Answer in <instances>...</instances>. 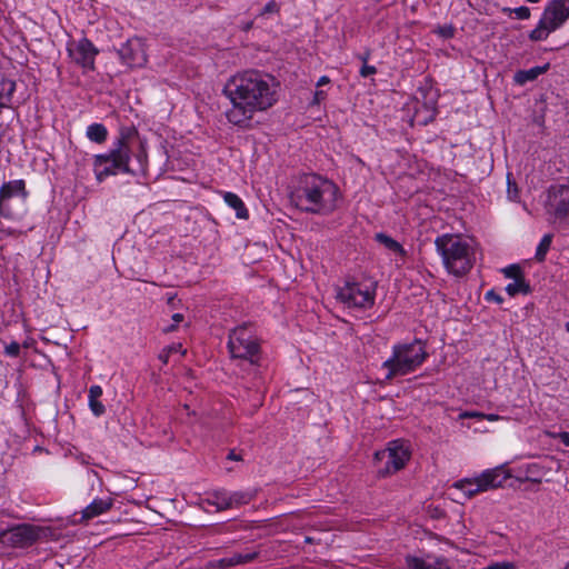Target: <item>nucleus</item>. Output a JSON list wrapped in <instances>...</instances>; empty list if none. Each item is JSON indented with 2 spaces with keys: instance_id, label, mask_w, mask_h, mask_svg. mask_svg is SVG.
<instances>
[{
  "instance_id": "obj_47",
  "label": "nucleus",
  "mask_w": 569,
  "mask_h": 569,
  "mask_svg": "<svg viewBox=\"0 0 569 569\" xmlns=\"http://www.w3.org/2000/svg\"><path fill=\"white\" fill-rule=\"evenodd\" d=\"M483 419H487L489 421H497L500 419V417L498 415L490 413V415H485Z\"/></svg>"
},
{
  "instance_id": "obj_56",
  "label": "nucleus",
  "mask_w": 569,
  "mask_h": 569,
  "mask_svg": "<svg viewBox=\"0 0 569 569\" xmlns=\"http://www.w3.org/2000/svg\"><path fill=\"white\" fill-rule=\"evenodd\" d=\"M565 569H569V562L566 565Z\"/></svg>"
},
{
  "instance_id": "obj_1",
  "label": "nucleus",
  "mask_w": 569,
  "mask_h": 569,
  "mask_svg": "<svg viewBox=\"0 0 569 569\" xmlns=\"http://www.w3.org/2000/svg\"><path fill=\"white\" fill-rule=\"evenodd\" d=\"M279 83L269 76L257 71H247L233 77L224 87L232 108L227 118L234 124L250 119L256 111L272 107L278 100Z\"/></svg>"
},
{
  "instance_id": "obj_30",
  "label": "nucleus",
  "mask_w": 569,
  "mask_h": 569,
  "mask_svg": "<svg viewBox=\"0 0 569 569\" xmlns=\"http://www.w3.org/2000/svg\"><path fill=\"white\" fill-rule=\"evenodd\" d=\"M422 109L426 111V116H422L421 109H417L413 116V121L417 122L418 124H427L429 121L433 120L436 116L435 108H427L426 106H423Z\"/></svg>"
},
{
  "instance_id": "obj_52",
  "label": "nucleus",
  "mask_w": 569,
  "mask_h": 569,
  "mask_svg": "<svg viewBox=\"0 0 569 569\" xmlns=\"http://www.w3.org/2000/svg\"><path fill=\"white\" fill-rule=\"evenodd\" d=\"M313 540L310 537H306V542L311 543Z\"/></svg>"
},
{
  "instance_id": "obj_5",
  "label": "nucleus",
  "mask_w": 569,
  "mask_h": 569,
  "mask_svg": "<svg viewBox=\"0 0 569 569\" xmlns=\"http://www.w3.org/2000/svg\"><path fill=\"white\" fill-rule=\"evenodd\" d=\"M569 18V0H552L545 8L538 26L530 32L529 39L540 41L560 28Z\"/></svg>"
},
{
  "instance_id": "obj_49",
  "label": "nucleus",
  "mask_w": 569,
  "mask_h": 569,
  "mask_svg": "<svg viewBox=\"0 0 569 569\" xmlns=\"http://www.w3.org/2000/svg\"><path fill=\"white\" fill-rule=\"evenodd\" d=\"M228 459L238 461V460H240L241 458H240V456H238L234 451H231V452L228 455Z\"/></svg>"
},
{
  "instance_id": "obj_37",
  "label": "nucleus",
  "mask_w": 569,
  "mask_h": 569,
  "mask_svg": "<svg viewBox=\"0 0 569 569\" xmlns=\"http://www.w3.org/2000/svg\"><path fill=\"white\" fill-rule=\"evenodd\" d=\"M513 13L518 19L525 20L530 17V9L528 7H519L513 9Z\"/></svg>"
},
{
  "instance_id": "obj_41",
  "label": "nucleus",
  "mask_w": 569,
  "mask_h": 569,
  "mask_svg": "<svg viewBox=\"0 0 569 569\" xmlns=\"http://www.w3.org/2000/svg\"><path fill=\"white\" fill-rule=\"evenodd\" d=\"M376 68L373 66L363 64V67L360 69V74L362 77H368L376 73Z\"/></svg>"
},
{
  "instance_id": "obj_14",
  "label": "nucleus",
  "mask_w": 569,
  "mask_h": 569,
  "mask_svg": "<svg viewBox=\"0 0 569 569\" xmlns=\"http://www.w3.org/2000/svg\"><path fill=\"white\" fill-rule=\"evenodd\" d=\"M97 52L98 51L88 39L72 42L68 47V53L72 61L88 70L94 68V57Z\"/></svg>"
},
{
  "instance_id": "obj_31",
  "label": "nucleus",
  "mask_w": 569,
  "mask_h": 569,
  "mask_svg": "<svg viewBox=\"0 0 569 569\" xmlns=\"http://www.w3.org/2000/svg\"><path fill=\"white\" fill-rule=\"evenodd\" d=\"M551 236L550 234H546L542 237L538 248H537V252H536V258L539 260V261H543L545 260V257H546V253L547 251L549 250L550 246H551Z\"/></svg>"
},
{
  "instance_id": "obj_4",
  "label": "nucleus",
  "mask_w": 569,
  "mask_h": 569,
  "mask_svg": "<svg viewBox=\"0 0 569 569\" xmlns=\"http://www.w3.org/2000/svg\"><path fill=\"white\" fill-rule=\"evenodd\" d=\"M427 351L421 341L397 345L392 349V356L382 363L386 369V379L406 376L417 370L426 360Z\"/></svg>"
},
{
  "instance_id": "obj_17",
  "label": "nucleus",
  "mask_w": 569,
  "mask_h": 569,
  "mask_svg": "<svg viewBox=\"0 0 569 569\" xmlns=\"http://www.w3.org/2000/svg\"><path fill=\"white\" fill-rule=\"evenodd\" d=\"M258 551L246 552V553H233L230 557L213 560L208 563V568L214 569H227L239 565H244L253 561L258 557Z\"/></svg>"
},
{
  "instance_id": "obj_25",
  "label": "nucleus",
  "mask_w": 569,
  "mask_h": 569,
  "mask_svg": "<svg viewBox=\"0 0 569 569\" xmlns=\"http://www.w3.org/2000/svg\"><path fill=\"white\" fill-rule=\"evenodd\" d=\"M253 497H254V493L250 492V491H234V492L229 491L228 499H229V503H230V509L249 503L253 499Z\"/></svg>"
},
{
  "instance_id": "obj_39",
  "label": "nucleus",
  "mask_w": 569,
  "mask_h": 569,
  "mask_svg": "<svg viewBox=\"0 0 569 569\" xmlns=\"http://www.w3.org/2000/svg\"><path fill=\"white\" fill-rule=\"evenodd\" d=\"M547 435L551 438L560 439L563 445L569 447V432H567V431L559 432V433L548 432Z\"/></svg>"
},
{
  "instance_id": "obj_9",
  "label": "nucleus",
  "mask_w": 569,
  "mask_h": 569,
  "mask_svg": "<svg viewBox=\"0 0 569 569\" xmlns=\"http://www.w3.org/2000/svg\"><path fill=\"white\" fill-rule=\"evenodd\" d=\"M228 347L232 358L258 362L259 345L247 327L236 328L229 337Z\"/></svg>"
},
{
  "instance_id": "obj_24",
  "label": "nucleus",
  "mask_w": 569,
  "mask_h": 569,
  "mask_svg": "<svg viewBox=\"0 0 569 569\" xmlns=\"http://www.w3.org/2000/svg\"><path fill=\"white\" fill-rule=\"evenodd\" d=\"M229 491L227 490H219L211 493V496L207 499V502L210 506H213L217 508V510H226L230 509L229 503Z\"/></svg>"
},
{
  "instance_id": "obj_50",
  "label": "nucleus",
  "mask_w": 569,
  "mask_h": 569,
  "mask_svg": "<svg viewBox=\"0 0 569 569\" xmlns=\"http://www.w3.org/2000/svg\"><path fill=\"white\" fill-rule=\"evenodd\" d=\"M508 193L510 194V197H513V198H516V197H517V194L515 193V190H510V189H509V190H508Z\"/></svg>"
},
{
  "instance_id": "obj_48",
  "label": "nucleus",
  "mask_w": 569,
  "mask_h": 569,
  "mask_svg": "<svg viewBox=\"0 0 569 569\" xmlns=\"http://www.w3.org/2000/svg\"><path fill=\"white\" fill-rule=\"evenodd\" d=\"M171 347H173V349H171V353L172 352H178V351H181L182 353H184V350H182V346L181 345H172Z\"/></svg>"
},
{
  "instance_id": "obj_55",
  "label": "nucleus",
  "mask_w": 569,
  "mask_h": 569,
  "mask_svg": "<svg viewBox=\"0 0 569 569\" xmlns=\"http://www.w3.org/2000/svg\"><path fill=\"white\" fill-rule=\"evenodd\" d=\"M567 331L569 332V321L566 325Z\"/></svg>"
},
{
  "instance_id": "obj_6",
  "label": "nucleus",
  "mask_w": 569,
  "mask_h": 569,
  "mask_svg": "<svg viewBox=\"0 0 569 569\" xmlns=\"http://www.w3.org/2000/svg\"><path fill=\"white\" fill-rule=\"evenodd\" d=\"M376 287L371 282H346L337 289L336 298L347 308L368 309L375 303Z\"/></svg>"
},
{
  "instance_id": "obj_22",
  "label": "nucleus",
  "mask_w": 569,
  "mask_h": 569,
  "mask_svg": "<svg viewBox=\"0 0 569 569\" xmlns=\"http://www.w3.org/2000/svg\"><path fill=\"white\" fill-rule=\"evenodd\" d=\"M453 488L461 490L467 498L483 492L476 477L458 480L453 483Z\"/></svg>"
},
{
  "instance_id": "obj_7",
  "label": "nucleus",
  "mask_w": 569,
  "mask_h": 569,
  "mask_svg": "<svg viewBox=\"0 0 569 569\" xmlns=\"http://www.w3.org/2000/svg\"><path fill=\"white\" fill-rule=\"evenodd\" d=\"M27 191L23 180H12L0 188V214L19 218L26 210Z\"/></svg>"
},
{
  "instance_id": "obj_23",
  "label": "nucleus",
  "mask_w": 569,
  "mask_h": 569,
  "mask_svg": "<svg viewBox=\"0 0 569 569\" xmlns=\"http://www.w3.org/2000/svg\"><path fill=\"white\" fill-rule=\"evenodd\" d=\"M102 396V388L100 386H91L89 389V407L92 413L97 417L104 413V406L99 400Z\"/></svg>"
},
{
  "instance_id": "obj_12",
  "label": "nucleus",
  "mask_w": 569,
  "mask_h": 569,
  "mask_svg": "<svg viewBox=\"0 0 569 569\" xmlns=\"http://www.w3.org/2000/svg\"><path fill=\"white\" fill-rule=\"evenodd\" d=\"M546 210L553 222L569 220V186L557 184L549 188Z\"/></svg>"
},
{
  "instance_id": "obj_38",
  "label": "nucleus",
  "mask_w": 569,
  "mask_h": 569,
  "mask_svg": "<svg viewBox=\"0 0 569 569\" xmlns=\"http://www.w3.org/2000/svg\"><path fill=\"white\" fill-rule=\"evenodd\" d=\"M172 320H173V322H174V323H173V325H171V326H169V327H167V328H164V329H163V331H164V332H171V331L176 330L177 326H178L181 321H183V315H181V313H174V315L172 316Z\"/></svg>"
},
{
  "instance_id": "obj_8",
  "label": "nucleus",
  "mask_w": 569,
  "mask_h": 569,
  "mask_svg": "<svg viewBox=\"0 0 569 569\" xmlns=\"http://www.w3.org/2000/svg\"><path fill=\"white\" fill-rule=\"evenodd\" d=\"M129 150L126 144L112 150L108 154H98L94 159V173L98 181H102L109 176L117 174L119 171H129Z\"/></svg>"
},
{
  "instance_id": "obj_29",
  "label": "nucleus",
  "mask_w": 569,
  "mask_h": 569,
  "mask_svg": "<svg viewBox=\"0 0 569 569\" xmlns=\"http://www.w3.org/2000/svg\"><path fill=\"white\" fill-rule=\"evenodd\" d=\"M545 467L540 463H531L527 467V480L539 483L546 476Z\"/></svg>"
},
{
  "instance_id": "obj_10",
  "label": "nucleus",
  "mask_w": 569,
  "mask_h": 569,
  "mask_svg": "<svg viewBox=\"0 0 569 569\" xmlns=\"http://www.w3.org/2000/svg\"><path fill=\"white\" fill-rule=\"evenodd\" d=\"M43 529L32 525H19L0 532V543L7 548H27L32 546Z\"/></svg>"
},
{
  "instance_id": "obj_42",
  "label": "nucleus",
  "mask_w": 569,
  "mask_h": 569,
  "mask_svg": "<svg viewBox=\"0 0 569 569\" xmlns=\"http://www.w3.org/2000/svg\"><path fill=\"white\" fill-rule=\"evenodd\" d=\"M486 299L488 301H495L497 303H501L502 302V298L501 296H499L498 293H496L493 290H490L486 293Z\"/></svg>"
},
{
  "instance_id": "obj_54",
  "label": "nucleus",
  "mask_w": 569,
  "mask_h": 569,
  "mask_svg": "<svg viewBox=\"0 0 569 569\" xmlns=\"http://www.w3.org/2000/svg\"><path fill=\"white\" fill-rule=\"evenodd\" d=\"M29 346H30V345H29V342H24V343H23V347H24V348H28Z\"/></svg>"
},
{
  "instance_id": "obj_51",
  "label": "nucleus",
  "mask_w": 569,
  "mask_h": 569,
  "mask_svg": "<svg viewBox=\"0 0 569 569\" xmlns=\"http://www.w3.org/2000/svg\"><path fill=\"white\" fill-rule=\"evenodd\" d=\"M508 193L510 194V197H513V198H516V197H517V194L515 193V190H510V189H509V190H508Z\"/></svg>"
},
{
  "instance_id": "obj_27",
  "label": "nucleus",
  "mask_w": 569,
  "mask_h": 569,
  "mask_svg": "<svg viewBox=\"0 0 569 569\" xmlns=\"http://www.w3.org/2000/svg\"><path fill=\"white\" fill-rule=\"evenodd\" d=\"M107 129L101 123H93L88 127L87 137L94 142H101L107 139Z\"/></svg>"
},
{
  "instance_id": "obj_28",
  "label": "nucleus",
  "mask_w": 569,
  "mask_h": 569,
  "mask_svg": "<svg viewBox=\"0 0 569 569\" xmlns=\"http://www.w3.org/2000/svg\"><path fill=\"white\" fill-rule=\"evenodd\" d=\"M530 290L529 284L523 278H517L513 282L506 287V291L509 296L515 297L518 293H528Z\"/></svg>"
},
{
  "instance_id": "obj_15",
  "label": "nucleus",
  "mask_w": 569,
  "mask_h": 569,
  "mask_svg": "<svg viewBox=\"0 0 569 569\" xmlns=\"http://www.w3.org/2000/svg\"><path fill=\"white\" fill-rule=\"evenodd\" d=\"M511 477L509 469L505 466H498L483 470L476 477L482 491L495 490L501 488L503 483Z\"/></svg>"
},
{
  "instance_id": "obj_35",
  "label": "nucleus",
  "mask_w": 569,
  "mask_h": 569,
  "mask_svg": "<svg viewBox=\"0 0 569 569\" xmlns=\"http://www.w3.org/2000/svg\"><path fill=\"white\" fill-rule=\"evenodd\" d=\"M517 566L513 562L510 561H502V562H496L491 563L485 569H516Z\"/></svg>"
},
{
  "instance_id": "obj_40",
  "label": "nucleus",
  "mask_w": 569,
  "mask_h": 569,
  "mask_svg": "<svg viewBox=\"0 0 569 569\" xmlns=\"http://www.w3.org/2000/svg\"><path fill=\"white\" fill-rule=\"evenodd\" d=\"M466 418H477L482 419L485 418V413L478 412V411H465L459 415V419H466Z\"/></svg>"
},
{
  "instance_id": "obj_43",
  "label": "nucleus",
  "mask_w": 569,
  "mask_h": 569,
  "mask_svg": "<svg viewBox=\"0 0 569 569\" xmlns=\"http://www.w3.org/2000/svg\"><path fill=\"white\" fill-rule=\"evenodd\" d=\"M171 349H173V347H168L166 349H163L160 355H159V359L163 362V363H167L168 360H169V357L171 355Z\"/></svg>"
},
{
  "instance_id": "obj_21",
  "label": "nucleus",
  "mask_w": 569,
  "mask_h": 569,
  "mask_svg": "<svg viewBox=\"0 0 569 569\" xmlns=\"http://www.w3.org/2000/svg\"><path fill=\"white\" fill-rule=\"evenodd\" d=\"M224 202L236 211L239 219H248L249 212L243 201L233 192H223Z\"/></svg>"
},
{
  "instance_id": "obj_46",
  "label": "nucleus",
  "mask_w": 569,
  "mask_h": 569,
  "mask_svg": "<svg viewBox=\"0 0 569 569\" xmlns=\"http://www.w3.org/2000/svg\"><path fill=\"white\" fill-rule=\"evenodd\" d=\"M330 82V79L327 77V76H322L318 82H317V87H321L323 84H328Z\"/></svg>"
},
{
  "instance_id": "obj_26",
  "label": "nucleus",
  "mask_w": 569,
  "mask_h": 569,
  "mask_svg": "<svg viewBox=\"0 0 569 569\" xmlns=\"http://www.w3.org/2000/svg\"><path fill=\"white\" fill-rule=\"evenodd\" d=\"M16 83L11 80H2L0 82V107H7L11 102Z\"/></svg>"
},
{
  "instance_id": "obj_44",
  "label": "nucleus",
  "mask_w": 569,
  "mask_h": 569,
  "mask_svg": "<svg viewBox=\"0 0 569 569\" xmlns=\"http://www.w3.org/2000/svg\"><path fill=\"white\" fill-rule=\"evenodd\" d=\"M326 98V92L323 90H317L313 97V103L318 104Z\"/></svg>"
},
{
  "instance_id": "obj_18",
  "label": "nucleus",
  "mask_w": 569,
  "mask_h": 569,
  "mask_svg": "<svg viewBox=\"0 0 569 569\" xmlns=\"http://www.w3.org/2000/svg\"><path fill=\"white\" fill-rule=\"evenodd\" d=\"M111 497L97 498L81 511V520L89 521L98 516L108 512L113 506Z\"/></svg>"
},
{
  "instance_id": "obj_34",
  "label": "nucleus",
  "mask_w": 569,
  "mask_h": 569,
  "mask_svg": "<svg viewBox=\"0 0 569 569\" xmlns=\"http://www.w3.org/2000/svg\"><path fill=\"white\" fill-rule=\"evenodd\" d=\"M503 273L507 278H512L516 280L517 278H522L520 268L518 266H509L503 269Z\"/></svg>"
},
{
  "instance_id": "obj_53",
  "label": "nucleus",
  "mask_w": 569,
  "mask_h": 569,
  "mask_svg": "<svg viewBox=\"0 0 569 569\" xmlns=\"http://www.w3.org/2000/svg\"><path fill=\"white\" fill-rule=\"evenodd\" d=\"M528 2H532V3H536L538 2L539 0H527Z\"/></svg>"
},
{
  "instance_id": "obj_33",
  "label": "nucleus",
  "mask_w": 569,
  "mask_h": 569,
  "mask_svg": "<svg viewBox=\"0 0 569 569\" xmlns=\"http://www.w3.org/2000/svg\"><path fill=\"white\" fill-rule=\"evenodd\" d=\"M20 345L16 341H12L11 343L7 345L4 347V353L8 356V357H18L20 355Z\"/></svg>"
},
{
  "instance_id": "obj_19",
  "label": "nucleus",
  "mask_w": 569,
  "mask_h": 569,
  "mask_svg": "<svg viewBox=\"0 0 569 569\" xmlns=\"http://www.w3.org/2000/svg\"><path fill=\"white\" fill-rule=\"evenodd\" d=\"M376 240L382 244L389 252L393 253L395 256L399 257L401 260L405 259L407 252L403 249V247L393 238L385 234V233H377Z\"/></svg>"
},
{
  "instance_id": "obj_20",
  "label": "nucleus",
  "mask_w": 569,
  "mask_h": 569,
  "mask_svg": "<svg viewBox=\"0 0 569 569\" xmlns=\"http://www.w3.org/2000/svg\"><path fill=\"white\" fill-rule=\"evenodd\" d=\"M549 69V63L541 67H533L529 70H519L515 74V82L522 86L529 81L536 80L540 74L545 73Z\"/></svg>"
},
{
  "instance_id": "obj_13",
  "label": "nucleus",
  "mask_w": 569,
  "mask_h": 569,
  "mask_svg": "<svg viewBox=\"0 0 569 569\" xmlns=\"http://www.w3.org/2000/svg\"><path fill=\"white\" fill-rule=\"evenodd\" d=\"M122 62L130 68L143 67L147 62L144 43L139 38H131L118 50Z\"/></svg>"
},
{
  "instance_id": "obj_32",
  "label": "nucleus",
  "mask_w": 569,
  "mask_h": 569,
  "mask_svg": "<svg viewBox=\"0 0 569 569\" xmlns=\"http://www.w3.org/2000/svg\"><path fill=\"white\" fill-rule=\"evenodd\" d=\"M435 32L445 39H450L455 36L456 29L452 24L438 26Z\"/></svg>"
},
{
  "instance_id": "obj_11",
  "label": "nucleus",
  "mask_w": 569,
  "mask_h": 569,
  "mask_svg": "<svg viewBox=\"0 0 569 569\" xmlns=\"http://www.w3.org/2000/svg\"><path fill=\"white\" fill-rule=\"evenodd\" d=\"M376 459L386 460V467L380 470V473L383 476L392 475L401 470L409 461L410 450L403 441L393 440L386 450L376 453Z\"/></svg>"
},
{
  "instance_id": "obj_3",
  "label": "nucleus",
  "mask_w": 569,
  "mask_h": 569,
  "mask_svg": "<svg viewBox=\"0 0 569 569\" xmlns=\"http://www.w3.org/2000/svg\"><path fill=\"white\" fill-rule=\"evenodd\" d=\"M435 246L448 273L462 277L472 269L476 248L471 239L458 233H445L436 238Z\"/></svg>"
},
{
  "instance_id": "obj_36",
  "label": "nucleus",
  "mask_w": 569,
  "mask_h": 569,
  "mask_svg": "<svg viewBox=\"0 0 569 569\" xmlns=\"http://www.w3.org/2000/svg\"><path fill=\"white\" fill-rule=\"evenodd\" d=\"M278 11H279V4L274 0H271L262 9L261 16L269 14V13H277Z\"/></svg>"
},
{
  "instance_id": "obj_16",
  "label": "nucleus",
  "mask_w": 569,
  "mask_h": 569,
  "mask_svg": "<svg viewBox=\"0 0 569 569\" xmlns=\"http://www.w3.org/2000/svg\"><path fill=\"white\" fill-rule=\"evenodd\" d=\"M405 560L408 569H452L448 559L433 555L426 557L409 555Z\"/></svg>"
},
{
  "instance_id": "obj_2",
  "label": "nucleus",
  "mask_w": 569,
  "mask_h": 569,
  "mask_svg": "<svg viewBox=\"0 0 569 569\" xmlns=\"http://www.w3.org/2000/svg\"><path fill=\"white\" fill-rule=\"evenodd\" d=\"M341 192L331 180L318 174H305L292 192L296 206L305 212L327 216L337 210Z\"/></svg>"
},
{
  "instance_id": "obj_45",
  "label": "nucleus",
  "mask_w": 569,
  "mask_h": 569,
  "mask_svg": "<svg viewBox=\"0 0 569 569\" xmlns=\"http://www.w3.org/2000/svg\"><path fill=\"white\" fill-rule=\"evenodd\" d=\"M132 131H133V130L128 129V132H126V134H123V136L119 139V141H118V142H124L126 140H130V139H132V136H131Z\"/></svg>"
}]
</instances>
